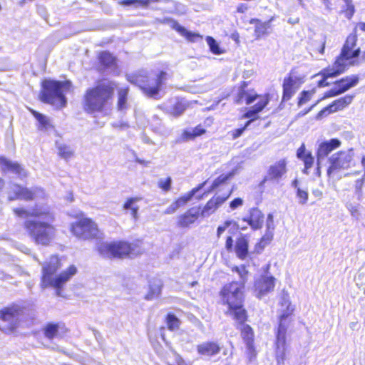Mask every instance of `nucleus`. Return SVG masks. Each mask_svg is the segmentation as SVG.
<instances>
[{
    "label": "nucleus",
    "instance_id": "obj_54",
    "mask_svg": "<svg viewBox=\"0 0 365 365\" xmlns=\"http://www.w3.org/2000/svg\"><path fill=\"white\" fill-rule=\"evenodd\" d=\"M364 63H365V50L363 52L361 51V54L359 55V58H355V60L354 61L351 62V66H359V65Z\"/></svg>",
    "mask_w": 365,
    "mask_h": 365
},
{
    "label": "nucleus",
    "instance_id": "obj_7",
    "mask_svg": "<svg viewBox=\"0 0 365 365\" xmlns=\"http://www.w3.org/2000/svg\"><path fill=\"white\" fill-rule=\"evenodd\" d=\"M235 171L222 173L217 176L209 187V192H215L214 195L206 202L202 208L200 207L205 217L215 213L220 209L231 197L233 189H220V187L227 183L233 178Z\"/></svg>",
    "mask_w": 365,
    "mask_h": 365
},
{
    "label": "nucleus",
    "instance_id": "obj_48",
    "mask_svg": "<svg viewBox=\"0 0 365 365\" xmlns=\"http://www.w3.org/2000/svg\"><path fill=\"white\" fill-rule=\"evenodd\" d=\"M236 223L233 220H225L223 223L219 225L217 228L216 235L217 238H220L222 234L232 225Z\"/></svg>",
    "mask_w": 365,
    "mask_h": 365
},
{
    "label": "nucleus",
    "instance_id": "obj_50",
    "mask_svg": "<svg viewBox=\"0 0 365 365\" xmlns=\"http://www.w3.org/2000/svg\"><path fill=\"white\" fill-rule=\"evenodd\" d=\"M308 192L307 190H302L298 187L297 189V197L299 200V202L302 205H304L307 202L308 200Z\"/></svg>",
    "mask_w": 365,
    "mask_h": 365
},
{
    "label": "nucleus",
    "instance_id": "obj_61",
    "mask_svg": "<svg viewBox=\"0 0 365 365\" xmlns=\"http://www.w3.org/2000/svg\"><path fill=\"white\" fill-rule=\"evenodd\" d=\"M33 1L34 0H21L20 4L22 5V4H26L28 1Z\"/></svg>",
    "mask_w": 365,
    "mask_h": 365
},
{
    "label": "nucleus",
    "instance_id": "obj_28",
    "mask_svg": "<svg viewBox=\"0 0 365 365\" xmlns=\"http://www.w3.org/2000/svg\"><path fill=\"white\" fill-rule=\"evenodd\" d=\"M242 221L247 222L252 230H258L262 227L264 222V215L256 207L249 210L247 216L242 218Z\"/></svg>",
    "mask_w": 365,
    "mask_h": 365
},
{
    "label": "nucleus",
    "instance_id": "obj_57",
    "mask_svg": "<svg viewBox=\"0 0 365 365\" xmlns=\"http://www.w3.org/2000/svg\"><path fill=\"white\" fill-rule=\"evenodd\" d=\"M182 138L185 140H194L195 138L192 131L184 130L182 134Z\"/></svg>",
    "mask_w": 365,
    "mask_h": 365
},
{
    "label": "nucleus",
    "instance_id": "obj_43",
    "mask_svg": "<svg viewBox=\"0 0 365 365\" xmlns=\"http://www.w3.org/2000/svg\"><path fill=\"white\" fill-rule=\"evenodd\" d=\"M315 93V88H312L309 91H302L298 96L297 106L300 107L307 103V102H309L312 99Z\"/></svg>",
    "mask_w": 365,
    "mask_h": 365
},
{
    "label": "nucleus",
    "instance_id": "obj_11",
    "mask_svg": "<svg viewBox=\"0 0 365 365\" xmlns=\"http://www.w3.org/2000/svg\"><path fill=\"white\" fill-rule=\"evenodd\" d=\"M247 86V82L242 81L240 83L235 98V103L237 104L245 103L246 105H250L255 101H257L255 104L242 115V117L259 116V113L269 104L271 100V95L269 93L258 94L254 88L248 89Z\"/></svg>",
    "mask_w": 365,
    "mask_h": 365
},
{
    "label": "nucleus",
    "instance_id": "obj_16",
    "mask_svg": "<svg viewBox=\"0 0 365 365\" xmlns=\"http://www.w3.org/2000/svg\"><path fill=\"white\" fill-rule=\"evenodd\" d=\"M15 190L13 192V195L8 197L9 201L14 200H24L26 202L34 201L38 197L45 198L46 193L45 190L38 186L28 187L22 186L19 184H14Z\"/></svg>",
    "mask_w": 365,
    "mask_h": 365
},
{
    "label": "nucleus",
    "instance_id": "obj_25",
    "mask_svg": "<svg viewBox=\"0 0 365 365\" xmlns=\"http://www.w3.org/2000/svg\"><path fill=\"white\" fill-rule=\"evenodd\" d=\"M344 73V69L340 68L333 63L331 66H327L317 74V76H322V78L317 82V86L319 88L327 87L330 85L327 81L329 78H336Z\"/></svg>",
    "mask_w": 365,
    "mask_h": 365
},
{
    "label": "nucleus",
    "instance_id": "obj_17",
    "mask_svg": "<svg viewBox=\"0 0 365 365\" xmlns=\"http://www.w3.org/2000/svg\"><path fill=\"white\" fill-rule=\"evenodd\" d=\"M225 248L227 252H235L236 256L242 260L249 255V239L245 234H240L236 239L235 243L232 236H227L225 240Z\"/></svg>",
    "mask_w": 365,
    "mask_h": 365
},
{
    "label": "nucleus",
    "instance_id": "obj_53",
    "mask_svg": "<svg viewBox=\"0 0 365 365\" xmlns=\"http://www.w3.org/2000/svg\"><path fill=\"white\" fill-rule=\"evenodd\" d=\"M364 180H365V176H364V178H362L358 179L355 182V185H354L355 192L358 195V197L361 196V190H362V187L364 184Z\"/></svg>",
    "mask_w": 365,
    "mask_h": 365
},
{
    "label": "nucleus",
    "instance_id": "obj_41",
    "mask_svg": "<svg viewBox=\"0 0 365 365\" xmlns=\"http://www.w3.org/2000/svg\"><path fill=\"white\" fill-rule=\"evenodd\" d=\"M243 118H247L248 120L245 122V125L239 128H236L232 130L230 132V135L232 137V139L235 140L237 138L240 137L245 130L247 129V128L250 125V123L257 119L259 118V116H254V117H242Z\"/></svg>",
    "mask_w": 365,
    "mask_h": 365
},
{
    "label": "nucleus",
    "instance_id": "obj_36",
    "mask_svg": "<svg viewBox=\"0 0 365 365\" xmlns=\"http://www.w3.org/2000/svg\"><path fill=\"white\" fill-rule=\"evenodd\" d=\"M129 91L128 86L122 87L117 90L116 108L118 110H123L128 108Z\"/></svg>",
    "mask_w": 365,
    "mask_h": 365
},
{
    "label": "nucleus",
    "instance_id": "obj_40",
    "mask_svg": "<svg viewBox=\"0 0 365 365\" xmlns=\"http://www.w3.org/2000/svg\"><path fill=\"white\" fill-rule=\"evenodd\" d=\"M165 322L168 330L173 331L179 329L181 321L173 312L168 313L165 317Z\"/></svg>",
    "mask_w": 365,
    "mask_h": 365
},
{
    "label": "nucleus",
    "instance_id": "obj_30",
    "mask_svg": "<svg viewBox=\"0 0 365 365\" xmlns=\"http://www.w3.org/2000/svg\"><path fill=\"white\" fill-rule=\"evenodd\" d=\"M341 142L338 138H331L329 140L322 142L317 148V155L318 158H325L331 152L339 148Z\"/></svg>",
    "mask_w": 365,
    "mask_h": 365
},
{
    "label": "nucleus",
    "instance_id": "obj_8",
    "mask_svg": "<svg viewBox=\"0 0 365 365\" xmlns=\"http://www.w3.org/2000/svg\"><path fill=\"white\" fill-rule=\"evenodd\" d=\"M140 244L139 240L133 242L125 240L104 242L98 245L97 251L104 257L123 259L142 254Z\"/></svg>",
    "mask_w": 365,
    "mask_h": 365
},
{
    "label": "nucleus",
    "instance_id": "obj_35",
    "mask_svg": "<svg viewBox=\"0 0 365 365\" xmlns=\"http://www.w3.org/2000/svg\"><path fill=\"white\" fill-rule=\"evenodd\" d=\"M98 65L103 69L116 66V58L109 51H101L97 56Z\"/></svg>",
    "mask_w": 365,
    "mask_h": 365
},
{
    "label": "nucleus",
    "instance_id": "obj_42",
    "mask_svg": "<svg viewBox=\"0 0 365 365\" xmlns=\"http://www.w3.org/2000/svg\"><path fill=\"white\" fill-rule=\"evenodd\" d=\"M156 0H119L118 4L122 6H142L146 7L151 2L155 1Z\"/></svg>",
    "mask_w": 365,
    "mask_h": 365
},
{
    "label": "nucleus",
    "instance_id": "obj_24",
    "mask_svg": "<svg viewBox=\"0 0 365 365\" xmlns=\"http://www.w3.org/2000/svg\"><path fill=\"white\" fill-rule=\"evenodd\" d=\"M44 336L50 341L61 338L68 333V329L64 323L48 322L42 329Z\"/></svg>",
    "mask_w": 365,
    "mask_h": 365
},
{
    "label": "nucleus",
    "instance_id": "obj_49",
    "mask_svg": "<svg viewBox=\"0 0 365 365\" xmlns=\"http://www.w3.org/2000/svg\"><path fill=\"white\" fill-rule=\"evenodd\" d=\"M342 13L344 14L346 18L348 19H351L354 13H355V7L353 4H346L345 7L342 9Z\"/></svg>",
    "mask_w": 365,
    "mask_h": 365
},
{
    "label": "nucleus",
    "instance_id": "obj_45",
    "mask_svg": "<svg viewBox=\"0 0 365 365\" xmlns=\"http://www.w3.org/2000/svg\"><path fill=\"white\" fill-rule=\"evenodd\" d=\"M207 43L209 46L210 51L215 55H220L224 53V51L220 48L219 44L215 39L210 36L206 37Z\"/></svg>",
    "mask_w": 365,
    "mask_h": 365
},
{
    "label": "nucleus",
    "instance_id": "obj_19",
    "mask_svg": "<svg viewBox=\"0 0 365 365\" xmlns=\"http://www.w3.org/2000/svg\"><path fill=\"white\" fill-rule=\"evenodd\" d=\"M354 98V95L348 94L335 99L331 103L319 111L316 115V118L319 120L331 113L344 110L352 103Z\"/></svg>",
    "mask_w": 365,
    "mask_h": 365
},
{
    "label": "nucleus",
    "instance_id": "obj_26",
    "mask_svg": "<svg viewBox=\"0 0 365 365\" xmlns=\"http://www.w3.org/2000/svg\"><path fill=\"white\" fill-rule=\"evenodd\" d=\"M274 19V17L272 16L266 21H262L257 18H252L249 20L250 24L255 25L254 35L256 39L267 36L271 32L272 29V22Z\"/></svg>",
    "mask_w": 365,
    "mask_h": 365
},
{
    "label": "nucleus",
    "instance_id": "obj_52",
    "mask_svg": "<svg viewBox=\"0 0 365 365\" xmlns=\"http://www.w3.org/2000/svg\"><path fill=\"white\" fill-rule=\"evenodd\" d=\"M244 201L240 197H235L229 202V207L230 210H235L238 207L242 206Z\"/></svg>",
    "mask_w": 365,
    "mask_h": 365
},
{
    "label": "nucleus",
    "instance_id": "obj_4",
    "mask_svg": "<svg viewBox=\"0 0 365 365\" xmlns=\"http://www.w3.org/2000/svg\"><path fill=\"white\" fill-rule=\"evenodd\" d=\"M279 305L281 310L275 331L274 349L277 365H283L287 350L288 329L292 322V317L294 315L295 306L292 304L289 294L284 291L282 292Z\"/></svg>",
    "mask_w": 365,
    "mask_h": 365
},
{
    "label": "nucleus",
    "instance_id": "obj_9",
    "mask_svg": "<svg viewBox=\"0 0 365 365\" xmlns=\"http://www.w3.org/2000/svg\"><path fill=\"white\" fill-rule=\"evenodd\" d=\"M71 87V82L68 80L60 81L46 79L41 83L39 100L43 103L54 106L56 108H63L67 105L65 93L68 91Z\"/></svg>",
    "mask_w": 365,
    "mask_h": 365
},
{
    "label": "nucleus",
    "instance_id": "obj_27",
    "mask_svg": "<svg viewBox=\"0 0 365 365\" xmlns=\"http://www.w3.org/2000/svg\"><path fill=\"white\" fill-rule=\"evenodd\" d=\"M199 355L212 357L217 355L221 351L220 344L215 341H207L199 344L196 346Z\"/></svg>",
    "mask_w": 365,
    "mask_h": 365
},
{
    "label": "nucleus",
    "instance_id": "obj_34",
    "mask_svg": "<svg viewBox=\"0 0 365 365\" xmlns=\"http://www.w3.org/2000/svg\"><path fill=\"white\" fill-rule=\"evenodd\" d=\"M190 200H191L185 193L179 196L167 207L164 211V214L171 215L176 212L178 210L185 207Z\"/></svg>",
    "mask_w": 365,
    "mask_h": 365
},
{
    "label": "nucleus",
    "instance_id": "obj_33",
    "mask_svg": "<svg viewBox=\"0 0 365 365\" xmlns=\"http://www.w3.org/2000/svg\"><path fill=\"white\" fill-rule=\"evenodd\" d=\"M190 200H191L185 193L179 196L167 207L164 211V214L171 215L176 212L178 210L185 207Z\"/></svg>",
    "mask_w": 365,
    "mask_h": 365
},
{
    "label": "nucleus",
    "instance_id": "obj_60",
    "mask_svg": "<svg viewBox=\"0 0 365 365\" xmlns=\"http://www.w3.org/2000/svg\"><path fill=\"white\" fill-rule=\"evenodd\" d=\"M361 164L364 168V176H365V155H364L361 158Z\"/></svg>",
    "mask_w": 365,
    "mask_h": 365
},
{
    "label": "nucleus",
    "instance_id": "obj_51",
    "mask_svg": "<svg viewBox=\"0 0 365 365\" xmlns=\"http://www.w3.org/2000/svg\"><path fill=\"white\" fill-rule=\"evenodd\" d=\"M207 182V180L203 181L202 182L198 184L197 186L193 187L192 190H190L189 192H186L185 194L188 196V197L190 200H192V197H194V195L205 186Z\"/></svg>",
    "mask_w": 365,
    "mask_h": 365
},
{
    "label": "nucleus",
    "instance_id": "obj_14",
    "mask_svg": "<svg viewBox=\"0 0 365 365\" xmlns=\"http://www.w3.org/2000/svg\"><path fill=\"white\" fill-rule=\"evenodd\" d=\"M360 81V78L358 75H349L345 76L333 83V87L329 90L325 91L323 96L318 99L313 105L310 106L308 110H311L315 107L320 101L327 98H333L335 96H340L349 89L355 87Z\"/></svg>",
    "mask_w": 365,
    "mask_h": 365
},
{
    "label": "nucleus",
    "instance_id": "obj_1",
    "mask_svg": "<svg viewBox=\"0 0 365 365\" xmlns=\"http://www.w3.org/2000/svg\"><path fill=\"white\" fill-rule=\"evenodd\" d=\"M12 212L21 219L29 217L34 218L26 220L22 225L27 235L36 245H51L56 237V227L52 224L55 220V215L50 206L35 205L31 210L18 207H14Z\"/></svg>",
    "mask_w": 365,
    "mask_h": 365
},
{
    "label": "nucleus",
    "instance_id": "obj_59",
    "mask_svg": "<svg viewBox=\"0 0 365 365\" xmlns=\"http://www.w3.org/2000/svg\"><path fill=\"white\" fill-rule=\"evenodd\" d=\"M138 209L139 207L137 205H134L131 207V215L135 220L138 218Z\"/></svg>",
    "mask_w": 365,
    "mask_h": 365
},
{
    "label": "nucleus",
    "instance_id": "obj_44",
    "mask_svg": "<svg viewBox=\"0 0 365 365\" xmlns=\"http://www.w3.org/2000/svg\"><path fill=\"white\" fill-rule=\"evenodd\" d=\"M57 149L58 155L66 160H68L74 155V152L69 145H61Z\"/></svg>",
    "mask_w": 365,
    "mask_h": 365
},
{
    "label": "nucleus",
    "instance_id": "obj_21",
    "mask_svg": "<svg viewBox=\"0 0 365 365\" xmlns=\"http://www.w3.org/2000/svg\"><path fill=\"white\" fill-rule=\"evenodd\" d=\"M301 81L302 78L296 75L295 68H292L284 78L281 103L287 102L293 97L297 90V85Z\"/></svg>",
    "mask_w": 365,
    "mask_h": 365
},
{
    "label": "nucleus",
    "instance_id": "obj_13",
    "mask_svg": "<svg viewBox=\"0 0 365 365\" xmlns=\"http://www.w3.org/2000/svg\"><path fill=\"white\" fill-rule=\"evenodd\" d=\"M329 165L327 168V175L333 177L341 170L350 168L355 165L354 153L352 148L347 150H340L329 158Z\"/></svg>",
    "mask_w": 365,
    "mask_h": 365
},
{
    "label": "nucleus",
    "instance_id": "obj_18",
    "mask_svg": "<svg viewBox=\"0 0 365 365\" xmlns=\"http://www.w3.org/2000/svg\"><path fill=\"white\" fill-rule=\"evenodd\" d=\"M237 328L239 329L240 336L246 346V354L250 360L253 359L257 356V350L255 345V331L252 327L246 324L237 323Z\"/></svg>",
    "mask_w": 365,
    "mask_h": 365
},
{
    "label": "nucleus",
    "instance_id": "obj_63",
    "mask_svg": "<svg viewBox=\"0 0 365 365\" xmlns=\"http://www.w3.org/2000/svg\"><path fill=\"white\" fill-rule=\"evenodd\" d=\"M324 44H323V46H322V49H321V51H320V53H321L322 54H323V53H324Z\"/></svg>",
    "mask_w": 365,
    "mask_h": 365
},
{
    "label": "nucleus",
    "instance_id": "obj_29",
    "mask_svg": "<svg viewBox=\"0 0 365 365\" xmlns=\"http://www.w3.org/2000/svg\"><path fill=\"white\" fill-rule=\"evenodd\" d=\"M164 22H171V28L178 32L181 36L185 37L187 41L190 42H196L200 39H202V36L191 31H188L183 26L179 24V23L170 19H166Z\"/></svg>",
    "mask_w": 365,
    "mask_h": 365
},
{
    "label": "nucleus",
    "instance_id": "obj_6",
    "mask_svg": "<svg viewBox=\"0 0 365 365\" xmlns=\"http://www.w3.org/2000/svg\"><path fill=\"white\" fill-rule=\"evenodd\" d=\"M170 77V73L164 70L154 73L153 76L145 71H140L129 75L127 80L138 87L147 97L158 99L163 86Z\"/></svg>",
    "mask_w": 365,
    "mask_h": 365
},
{
    "label": "nucleus",
    "instance_id": "obj_15",
    "mask_svg": "<svg viewBox=\"0 0 365 365\" xmlns=\"http://www.w3.org/2000/svg\"><path fill=\"white\" fill-rule=\"evenodd\" d=\"M22 312L23 307L15 303L0 309V320L10 322L6 327L3 328L2 331L4 333L11 334L17 330L19 324V317L22 314Z\"/></svg>",
    "mask_w": 365,
    "mask_h": 365
},
{
    "label": "nucleus",
    "instance_id": "obj_32",
    "mask_svg": "<svg viewBox=\"0 0 365 365\" xmlns=\"http://www.w3.org/2000/svg\"><path fill=\"white\" fill-rule=\"evenodd\" d=\"M297 156L303 161L304 168L303 173L307 174L308 170L312 168L314 158L311 152H307L304 144H302L297 150Z\"/></svg>",
    "mask_w": 365,
    "mask_h": 365
},
{
    "label": "nucleus",
    "instance_id": "obj_3",
    "mask_svg": "<svg viewBox=\"0 0 365 365\" xmlns=\"http://www.w3.org/2000/svg\"><path fill=\"white\" fill-rule=\"evenodd\" d=\"M218 297L219 304L227 308L225 312L226 316L230 317L236 323L248 321L245 288L238 281L224 284L218 292Z\"/></svg>",
    "mask_w": 365,
    "mask_h": 365
},
{
    "label": "nucleus",
    "instance_id": "obj_56",
    "mask_svg": "<svg viewBox=\"0 0 365 365\" xmlns=\"http://www.w3.org/2000/svg\"><path fill=\"white\" fill-rule=\"evenodd\" d=\"M192 132L195 138H197L205 134L206 133V130L201 125H198L194 128Z\"/></svg>",
    "mask_w": 365,
    "mask_h": 365
},
{
    "label": "nucleus",
    "instance_id": "obj_46",
    "mask_svg": "<svg viewBox=\"0 0 365 365\" xmlns=\"http://www.w3.org/2000/svg\"><path fill=\"white\" fill-rule=\"evenodd\" d=\"M162 287L160 285H152L149 287V291L146 294L145 298L147 300H152L158 297L161 293Z\"/></svg>",
    "mask_w": 365,
    "mask_h": 365
},
{
    "label": "nucleus",
    "instance_id": "obj_37",
    "mask_svg": "<svg viewBox=\"0 0 365 365\" xmlns=\"http://www.w3.org/2000/svg\"><path fill=\"white\" fill-rule=\"evenodd\" d=\"M0 166L3 173L11 172L16 174H21L23 170L20 164L11 162L4 156H0Z\"/></svg>",
    "mask_w": 365,
    "mask_h": 365
},
{
    "label": "nucleus",
    "instance_id": "obj_47",
    "mask_svg": "<svg viewBox=\"0 0 365 365\" xmlns=\"http://www.w3.org/2000/svg\"><path fill=\"white\" fill-rule=\"evenodd\" d=\"M172 185V178L167 177L165 179H160L158 182V187L164 192H167L170 190Z\"/></svg>",
    "mask_w": 365,
    "mask_h": 365
},
{
    "label": "nucleus",
    "instance_id": "obj_22",
    "mask_svg": "<svg viewBox=\"0 0 365 365\" xmlns=\"http://www.w3.org/2000/svg\"><path fill=\"white\" fill-rule=\"evenodd\" d=\"M201 217H203L205 216L200 206L189 208L178 215L175 222L176 226L181 229L189 228L192 225L197 222Z\"/></svg>",
    "mask_w": 365,
    "mask_h": 365
},
{
    "label": "nucleus",
    "instance_id": "obj_5",
    "mask_svg": "<svg viewBox=\"0 0 365 365\" xmlns=\"http://www.w3.org/2000/svg\"><path fill=\"white\" fill-rule=\"evenodd\" d=\"M61 267V259L57 255H51L48 262L42 267V272L40 279V287L44 289L52 287L56 290L58 296H60L65 284L68 282L76 273L77 268L71 264L66 269L58 274H56Z\"/></svg>",
    "mask_w": 365,
    "mask_h": 365
},
{
    "label": "nucleus",
    "instance_id": "obj_12",
    "mask_svg": "<svg viewBox=\"0 0 365 365\" xmlns=\"http://www.w3.org/2000/svg\"><path fill=\"white\" fill-rule=\"evenodd\" d=\"M70 230L77 238L83 240L102 239L98 225L91 218L81 217L71 225Z\"/></svg>",
    "mask_w": 365,
    "mask_h": 365
},
{
    "label": "nucleus",
    "instance_id": "obj_20",
    "mask_svg": "<svg viewBox=\"0 0 365 365\" xmlns=\"http://www.w3.org/2000/svg\"><path fill=\"white\" fill-rule=\"evenodd\" d=\"M276 279L273 276L261 275L254 281L253 292L258 299L274 291Z\"/></svg>",
    "mask_w": 365,
    "mask_h": 365
},
{
    "label": "nucleus",
    "instance_id": "obj_23",
    "mask_svg": "<svg viewBox=\"0 0 365 365\" xmlns=\"http://www.w3.org/2000/svg\"><path fill=\"white\" fill-rule=\"evenodd\" d=\"M287 172V160L282 158L271 165L267 172V175L260 181L259 185L262 187L268 180H279Z\"/></svg>",
    "mask_w": 365,
    "mask_h": 365
},
{
    "label": "nucleus",
    "instance_id": "obj_10",
    "mask_svg": "<svg viewBox=\"0 0 365 365\" xmlns=\"http://www.w3.org/2000/svg\"><path fill=\"white\" fill-rule=\"evenodd\" d=\"M359 31L365 32V22H358L352 31L346 36L339 54L333 62L346 72L351 66V62L359 57L361 48L357 45Z\"/></svg>",
    "mask_w": 365,
    "mask_h": 365
},
{
    "label": "nucleus",
    "instance_id": "obj_31",
    "mask_svg": "<svg viewBox=\"0 0 365 365\" xmlns=\"http://www.w3.org/2000/svg\"><path fill=\"white\" fill-rule=\"evenodd\" d=\"M29 113L36 119L38 121L37 129L41 131H47L48 130H53L54 125H53L51 119L46 115L36 111V110L29 108Z\"/></svg>",
    "mask_w": 365,
    "mask_h": 365
},
{
    "label": "nucleus",
    "instance_id": "obj_58",
    "mask_svg": "<svg viewBox=\"0 0 365 365\" xmlns=\"http://www.w3.org/2000/svg\"><path fill=\"white\" fill-rule=\"evenodd\" d=\"M249 6L245 4H240L237 7V12L238 13H245L247 11Z\"/></svg>",
    "mask_w": 365,
    "mask_h": 365
},
{
    "label": "nucleus",
    "instance_id": "obj_39",
    "mask_svg": "<svg viewBox=\"0 0 365 365\" xmlns=\"http://www.w3.org/2000/svg\"><path fill=\"white\" fill-rule=\"evenodd\" d=\"M232 272H235L240 277L238 282L245 288L246 282L247 281L250 272L245 264L234 265L230 268Z\"/></svg>",
    "mask_w": 365,
    "mask_h": 365
},
{
    "label": "nucleus",
    "instance_id": "obj_62",
    "mask_svg": "<svg viewBox=\"0 0 365 365\" xmlns=\"http://www.w3.org/2000/svg\"><path fill=\"white\" fill-rule=\"evenodd\" d=\"M346 4H353L352 0H343Z\"/></svg>",
    "mask_w": 365,
    "mask_h": 365
},
{
    "label": "nucleus",
    "instance_id": "obj_38",
    "mask_svg": "<svg viewBox=\"0 0 365 365\" xmlns=\"http://www.w3.org/2000/svg\"><path fill=\"white\" fill-rule=\"evenodd\" d=\"M187 105L182 99H177L176 101L171 106L168 114L175 118L180 116L187 109Z\"/></svg>",
    "mask_w": 365,
    "mask_h": 365
},
{
    "label": "nucleus",
    "instance_id": "obj_2",
    "mask_svg": "<svg viewBox=\"0 0 365 365\" xmlns=\"http://www.w3.org/2000/svg\"><path fill=\"white\" fill-rule=\"evenodd\" d=\"M116 84L105 78H98L83 96L81 106L87 114H108L113 107Z\"/></svg>",
    "mask_w": 365,
    "mask_h": 365
},
{
    "label": "nucleus",
    "instance_id": "obj_55",
    "mask_svg": "<svg viewBox=\"0 0 365 365\" xmlns=\"http://www.w3.org/2000/svg\"><path fill=\"white\" fill-rule=\"evenodd\" d=\"M138 200V197H130L128 198L123 205L124 210H131V207L134 206L133 203Z\"/></svg>",
    "mask_w": 365,
    "mask_h": 365
}]
</instances>
